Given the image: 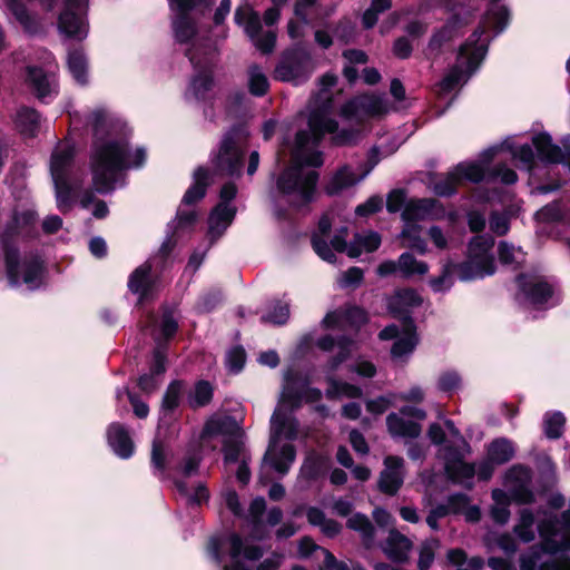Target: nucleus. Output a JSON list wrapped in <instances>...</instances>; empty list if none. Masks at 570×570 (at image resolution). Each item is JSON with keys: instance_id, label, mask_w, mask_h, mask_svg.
Instances as JSON below:
<instances>
[{"instance_id": "f257e3e1", "label": "nucleus", "mask_w": 570, "mask_h": 570, "mask_svg": "<svg viewBox=\"0 0 570 570\" xmlns=\"http://www.w3.org/2000/svg\"><path fill=\"white\" fill-rule=\"evenodd\" d=\"M337 78L326 73L320 79V90L309 102L308 129L296 134L292 150V164L281 173L276 180L278 196L294 208H301L315 198L318 174L315 169L323 165L318 150L322 138L330 134L336 145H350L360 138L356 129L342 128L331 117L334 108L332 89Z\"/></svg>"}, {"instance_id": "f03ea898", "label": "nucleus", "mask_w": 570, "mask_h": 570, "mask_svg": "<svg viewBox=\"0 0 570 570\" xmlns=\"http://www.w3.org/2000/svg\"><path fill=\"white\" fill-rule=\"evenodd\" d=\"M92 130L90 170L97 193L107 194L116 188L122 173L140 168L146 161V150L129 149V130L124 121L106 108L98 107L86 120Z\"/></svg>"}, {"instance_id": "7ed1b4c3", "label": "nucleus", "mask_w": 570, "mask_h": 570, "mask_svg": "<svg viewBox=\"0 0 570 570\" xmlns=\"http://www.w3.org/2000/svg\"><path fill=\"white\" fill-rule=\"evenodd\" d=\"M489 1L491 3L482 17L479 28L461 46L455 66L438 83L436 94L439 96L444 97L462 87L484 59L489 41L509 26L510 11L508 7L500 3L501 0Z\"/></svg>"}, {"instance_id": "20e7f679", "label": "nucleus", "mask_w": 570, "mask_h": 570, "mask_svg": "<svg viewBox=\"0 0 570 570\" xmlns=\"http://www.w3.org/2000/svg\"><path fill=\"white\" fill-rule=\"evenodd\" d=\"M50 174L55 186L57 207L61 212L71 208L75 199H79L82 208L94 205L92 216L105 218L108 206L104 200H97L90 188L82 189L85 171L75 161V148L69 142H60L52 151L50 159Z\"/></svg>"}, {"instance_id": "39448f33", "label": "nucleus", "mask_w": 570, "mask_h": 570, "mask_svg": "<svg viewBox=\"0 0 570 570\" xmlns=\"http://www.w3.org/2000/svg\"><path fill=\"white\" fill-rule=\"evenodd\" d=\"M291 374H284L278 404L271 417V439L264 455V463L284 475L293 464L296 452L291 443L282 444V440L294 441L298 436V422L293 411L302 405V393L295 390Z\"/></svg>"}, {"instance_id": "423d86ee", "label": "nucleus", "mask_w": 570, "mask_h": 570, "mask_svg": "<svg viewBox=\"0 0 570 570\" xmlns=\"http://www.w3.org/2000/svg\"><path fill=\"white\" fill-rule=\"evenodd\" d=\"M171 12L170 22L175 42L186 46L185 53L191 65L206 62L216 56V48L210 39L200 37L199 20L210 9L214 0H167Z\"/></svg>"}, {"instance_id": "0eeeda50", "label": "nucleus", "mask_w": 570, "mask_h": 570, "mask_svg": "<svg viewBox=\"0 0 570 570\" xmlns=\"http://www.w3.org/2000/svg\"><path fill=\"white\" fill-rule=\"evenodd\" d=\"M559 520L546 515L537 525L540 543L531 546L520 554L521 570H570V538L559 535Z\"/></svg>"}, {"instance_id": "6e6552de", "label": "nucleus", "mask_w": 570, "mask_h": 570, "mask_svg": "<svg viewBox=\"0 0 570 570\" xmlns=\"http://www.w3.org/2000/svg\"><path fill=\"white\" fill-rule=\"evenodd\" d=\"M494 239L490 235H478L469 244L468 257L463 263L454 264L446 261L441 274L432 277L429 285L434 293H445L454 284L453 272L456 271L463 282L484 278L495 273V264L491 254Z\"/></svg>"}, {"instance_id": "1a4fd4ad", "label": "nucleus", "mask_w": 570, "mask_h": 570, "mask_svg": "<svg viewBox=\"0 0 570 570\" xmlns=\"http://www.w3.org/2000/svg\"><path fill=\"white\" fill-rule=\"evenodd\" d=\"M332 227L330 214H325L318 222L317 230L312 236V246L315 253L328 263L335 262V253H344L352 258L358 257L362 253L375 252L381 245V236L373 230L355 234L350 245L346 244L347 228L342 227L327 243Z\"/></svg>"}, {"instance_id": "9d476101", "label": "nucleus", "mask_w": 570, "mask_h": 570, "mask_svg": "<svg viewBox=\"0 0 570 570\" xmlns=\"http://www.w3.org/2000/svg\"><path fill=\"white\" fill-rule=\"evenodd\" d=\"M210 181V173L207 168L200 166L194 171V184L186 190L181 206L177 210L175 220L169 224V229L173 234L168 235L160 247V254L167 256L175 246L176 238L188 232L197 219V214L194 209H185L184 206H190L200 200L205 194L206 188Z\"/></svg>"}, {"instance_id": "9b49d317", "label": "nucleus", "mask_w": 570, "mask_h": 570, "mask_svg": "<svg viewBox=\"0 0 570 570\" xmlns=\"http://www.w3.org/2000/svg\"><path fill=\"white\" fill-rule=\"evenodd\" d=\"M400 142H392L389 146H374L368 151L367 163L357 173L351 165H343L337 168L327 179L324 190L328 196H337L361 183L380 163L382 157L395 153Z\"/></svg>"}, {"instance_id": "f8f14e48", "label": "nucleus", "mask_w": 570, "mask_h": 570, "mask_svg": "<svg viewBox=\"0 0 570 570\" xmlns=\"http://www.w3.org/2000/svg\"><path fill=\"white\" fill-rule=\"evenodd\" d=\"M249 134L245 127H234L223 137L218 151L213 153L210 161L223 175L239 176L244 164V155L248 147Z\"/></svg>"}, {"instance_id": "ddd939ff", "label": "nucleus", "mask_w": 570, "mask_h": 570, "mask_svg": "<svg viewBox=\"0 0 570 570\" xmlns=\"http://www.w3.org/2000/svg\"><path fill=\"white\" fill-rule=\"evenodd\" d=\"M208 553L217 563L223 562L225 554L230 557L232 562L229 566H225L224 570H249L240 563L239 557L243 556L249 561H255L263 557L264 551L259 546L243 540L236 533H230L212 538L208 543Z\"/></svg>"}, {"instance_id": "4468645a", "label": "nucleus", "mask_w": 570, "mask_h": 570, "mask_svg": "<svg viewBox=\"0 0 570 570\" xmlns=\"http://www.w3.org/2000/svg\"><path fill=\"white\" fill-rule=\"evenodd\" d=\"M6 269L12 286L24 284L29 289L38 288L41 284L42 264L35 256L20 258L17 249L3 243Z\"/></svg>"}, {"instance_id": "2eb2a0df", "label": "nucleus", "mask_w": 570, "mask_h": 570, "mask_svg": "<svg viewBox=\"0 0 570 570\" xmlns=\"http://www.w3.org/2000/svg\"><path fill=\"white\" fill-rule=\"evenodd\" d=\"M313 70L311 55L302 48H293L282 55L274 70V77L279 81L299 85L311 77Z\"/></svg>"}, {"instance_id": "dca6fc26", "label": "nucleus", "mask_w": 570, "mask_h": 570, "mask_svg": "<svg viewBox=\"0 0 570 570\" xmlns=\"http://www.w3.org/2000/svg\"><path fill=\"white\" fill-rule=\"evenodd\" d=\"M518 283L523 302L533 308H550L560 301L554 284L544 277L520 275Z\"/></svg>"}, {"instance_id": "f3484780", "label": "nucleus", "mask_w": 570, "mask_h": 570, "mask_svg": "<svg viewBox=\"0 0 570 570\" xmlns=\"http://www.w3.org/2000/svg\"><path fill=\"white\" fill-rule=\"evenodd\" d=\"M485 168L479 163H461L444 176L434 177L429 188L440 197H449L455 194L458 186L463 180L479 183L484 177Z\"/></svg>"}, {"instance_id": "a211bd4d", "label": "nucleus", "mask_w": 570, "mask_h": 570, "mask_svg": "<svg viewBox=\"0 0 570 570\" xmlns=\"http://www.w3.org/2000/svg\"><path fill=\"white\" fill-rule=\"evenodd\" d=\"M58 28L66 37L81 41L88 36L87 11L89 0H61Z\"/></svg>"}, {"instance_id": "6ab92c4d", "label": "nucleus", "mask_w": 570, "mask_h": 570, "mask_svg": "<svg viewBox=\"0 0 570 570\" xmlns=\"http://www.w3.org/2000/svg\"><path fill=\"white\" fill-rule=\"evenodd\" d=\"M234 21L236 24L243 27L247 37L261 52L269 53L274 50L276 33L273 30H268L261 35V17L250 6H239L235 11Z\"/></svg>"}, {"instance_id": "aec40b11", "label": "nucleus", "mask_w": 570, "mask_h": 570, "mask_svg": "<svg viewBox=\"0 0 570 570\" xmlns=\"http://www.w3.org/2000/svg\"><path fill=\"white\" fill-rule=\"evenodd\" d=\"M409 417L423 421L426 412L420 407L405 405L399 412L390 413L386 416V428L393 439L413 440L421 435V424Z\"/></svg>"}, {"instance_id": "412c9836", "label": "nucleus", "mask_w": 570, "mask_h": 570, "mask_svg": "<svg viewBox=\"0 0 570 570\" xmlns=\"http://www.w3.org/2000/svg\"><path fill=\"white\" fill-rule=\"evenodd\" d=\"M392 109L386 95H363L347 101L341 108V116L350 121H361L365 117H381Z\"/></svg>"}, {"instance_id": "4be33fe9", "label": "nucleus", "mask_w": 570, "mask_h": 570, "mask_svg": "<svg viewBox=\"0 0 570 570\" xmlns=\"http://www.w3.org/2000/svg\"><path fill=\"white\" fill-rule=\"evenodd\" d=\"M236 215V208L232 204H218L208 217L207 237L209 244L203 252L195 250L188 262V266L196 271L204 261L208 248L217 242L230 226Z\"/></svg>"}, {"instance_id": "5701e85b", "label": "nucleus", "mask_w": 570, "mask_h": 570, "mask_svg": "<svg viewBox=\"0 0 570 570\" xmlns=\"http://www.w3.org/2000/svg\"><path fill=\"white\" fill-rule=\"evenodd\" d=\"M381 340L396 338L391 355L394 360L407 358L417 345L419 338L415 331V324L413 320H405L402 323V331L397 325H389L383 328L379 334Z\"/></svg>"}, {"instance_id": "b1692460", "label": "nucleus", "mask_w": 570, "mask_h": 570, "mask_svg": "<svg viewBox=\"0 0 570 570\" xmlns=\"http://www.w3.org/2000/svg\"><path fill=\"white\" fill-rule=\"evenodd\" d=\"M455 220L454 213H446L443 204L434 198L410 199L403 212L402 219L416 224L419 220Z\"/></svg>"}, {"instance_id": "393cba45", "label": "nucleus", "mask_w": 570, "mask_h": 570, "mask_svg": "<svg viewBox=\"0 0 570 570\" xmlns=\"http://www.w3.org/2000/svg\"><path fill=\"white\" fill-rule=\"evenodd\" d=\"M532 471L530 468L515 464L504 474V487L507 491L519 504H529L534 501V494L531 490Z\"/></svg>"}, {"instance_id": "a878e982", "label": "nucleus", "mask_w": 570, "mask_h": 570, "mask_svg": "<svg viewBox=\"0 0 570 570\" xmlns=\"http://www.w3.org/2000/svg\"><path fill=\"white\" fill-rule=\"evenodd\" d=\"M199 463L200 456L198 454L188 455L179 469L181 476L175 479L177 490L186 495L191 503L196 504L207 501L209 492L204 483L189 484L184 479L195 475L198 472Z\"/></svg>"}, {"instance_id": "bb28decb", "label": "nucleus", "mask_w": 570, "mask_h": 570, "mask_svg": "<svg viewBox=\"0 0 570 570\" xmlns=\"http://www.w3.org/2000/svg\"><path fill=\"white\" fill-rule=\"evenodd\" d=\"M532 144L535 147L538 158L546 164H561L564 160H570L569 135L562 138V147L554 144L547 131L533 135Z\"/></svg>"}, {"instance_id": "cd10ccee", "label": "nucleus", "mask_w": 570, "mask_h": 570, "mask_svg": "<svg viewBox=\"0 0 570 570\" xmlns=\"http://www.w3.org/2000/svg\"><path fill=\"white\" fill-rule=\"evenodd\" d=\"M440 455L444 460V468L448 475L459 483H468L475 475V466L462 461L459 450L449 444L440 449Z\"/></svg>"}, {"instance_id": "c85d7f7f", "label": "nucleus", "mask_w": 570, "mask_h": 570, "mask_svg": "<svg viewBox=\"0 0 570 570\" xmlns=\"http://www.w3.org/2000/svg\"><path fill=\"white\" fill-rule=\"evenodd\" d=\"M198 59L200 62L193 65L197 70V75L193 77L185 94L187 100H205L213 86L212 67L214 65L215 57H212L208 62H206L205 57H199Z\"/></svg>"}, {"instance_id": "c756f323", "label": "nucleus", "mask_w": 570, "mask_h": 570, "mask_svg": "<svg viewBox=\"0 0 570 570\" xmlns=\"http://www.w3.org/2000/svg\"><path fill=\"white\" fill-rule=\"evenodd\" d=\"M384 466L380 475L379 487L382 492L393 495L404 481V460L400 456L389 455L384 460Z\"/></svg>"}, {"instance_id": "7c9ffc66", "label": "nucleus", "mask_w": 570, "mask_h": 570, "mask_svg": "<svg viewBox=\"0 0 570 570\" xmlns=\"http://www.w3.org/2000/svg\"><path fill=\"white\" fill-rule=\"evenodd\" d=\"M243 433L237 421L228 415L210 417L202 433L203 442H208L214 438H222L223 443L239 436Z\"/></svg>"}, {"instance_id": "2f4dec72", "label": "nucleus", "mask_w": 570, "mask_h": 570, "mask_svg": "<svg viewBox=\"0 0 570 570\" xmlns=\"http://www.w3.org/2000/svg\"><path fill=\"white\" fill-rule=\"evenodd\" d=\"M150 271L151 264L146 262L141 266L137 267L129 277V289L139 296V304H142L154 295L156 284L151 277Z\"/></svg>"}, {"instance_id": "473e14b6", "label": "nucleus", "mask_w": 570, "mask_h": 570, "mask_svg": "<svg viewBox=\"0 0 570 570\" xmlns=\"http://www.w3.org/2000/svg\"><path fill=\"white\" fill-rule=\"evenodd\" d=\"M422 303V298L420 294L412 288H404L395 292L393 296L390 297L387 306L390 312L395 316L402 320V323L405 320H412L410 314V309L416 306H420Z\"/></svg>"}, {"instance_id": "72a5a7b5", "label": "nucleus", "mask_w": 570, "mask_h": 570, "mask_svg": "<svg viewBox=\"0 0 570 570\" xmlns=\"http://www.w3.org/2000/svg\"><path fill=\"white\" fill-rule=\"evenodd\" d=\"M28 81L40 100L47 101L57 94V79L51 71L29 67Z\"/></svg>"}, {"instance_id": "f704fd0d", "label": "nucleus", "mask_w": 570, "mask_h": 570, "mask_svg": "<svg viewBox=\"0 0 570 570\" xmlns=\"http://www.w3.org/2000/svg\"><path fill=\"white\" fill-rule=\"evenodd\" d=\"M366 322V313L357 306H350L344 309H336L327 313L323 320L325 327H358Z\"/></svg>"}, {"instance_id": "c9c22d12", "label": "nucleus", "mask_w": 570, "mask_h": 570, "mask_svg": "<svg viewBox=\"0 0 570 570\" xmlns=\"http://www.w3.org/2000/svg\"><path fill=\"white\" fill-rule=\"evenodd\" d=\"M316 345L326 352L332 351L335 346H337V354L330 360L327 365L330 372L336 371L337 367L350 357L352 351L355 347V343L352 340L342 336L335 341L331 335H325L318 338Z\"/></svg>"}, {"instance_id": "e433bc0d", "label": "nucleus", "mask_w": 570, "mask_h": 570, "mask_svg": "<svg viewBox=\"0 0 570 570\" xmlns=\"http://www.w3.org/2000/svg\"><path fill=\"white\" fill-rule=\"evenodd\" d=\"M166 372V352L160 344L154 352V360L148 374H144L138 380V386L146 393L157 390L161 383L160 376Z\"/></svg>"}, {"instance_id": "4c0bfd02", "label": "nucleus", "mask_w": 570, "mask_h": 570, "mask_svg": "<svg viewBox=\"0 0 570 570\" xmlns=\"http://www.w3.org/2000/svg\"><path fill=\"white\" fill-rule=\"evenodd\" d=\"M508 150L513 159L518 160L522 168L532 173L535 165V154L532 147L528 144L515 146L512 139H507L500 147H493L485 151V155L493 157L499 150Z\"/></svg>"}, {"instance_id": "58836bf2", "label": "nucleus", "mask_w": 570, "mask_h": 570, "mask_svg": "<svg viewBox=\"0 0 570 570\" xmlns=\"http://www.w3.org/2000/svg\"><path fill=\"white\" fill-rule=\"evenodd\" d=\"M107 439L110 448L121 459H128L134 453V442L127 429L119 424L112 423L107 431Z\"/></svg>"}, {"instance_id": "ea45409f", "label": "nucleus", "mask_w": 570, "mask_h": 570, "mask_svg": "<svg viewBox=\"0 0 570 570\" xmlns=\"http://www.w3.org/2000/svg\"><path fill=\"white\" fill-rule=\"evenodd\" d=\"M412 548L411 541L400 532L391 530L383 547V551L394 562L403 563L409 559Z\"/></svg>"}, {"instance_id": "a19ab883", "label": "nucleus", "mask_w": 570, "mask_h": 570, "mask_svg": "<svg viewBox=\"0 0 570 570\" xmlns=\"http://www.w3.org/2000/svg\"><path fill=\"white\" fill-rule=\"evenodd\" d=\"M68 69L73 80L85 86L88 83V59L82 49H73L68 52Z\"/></svg>"}, {"instance_id": "79ce46f5", "label": "nucleus", "mask_w": 570, "mask_h": 570, "mask_svg": "<svg viewBox=\"0 0 570 570\" xmlns=\"http://www.w3.org/2000/svg\"><path fill=\"white\" fill-rule=\"evenodd\" d=\"M535 517L531 509L519 511V518L513 527V533L523 543H530L535 539Z\"/></svg>"}, {"instance_id": "37998d69", "label": "nucleus", "mask_w": 570, "mask_h": 570, "mask_svg": "<svg viewBox=\"0 0 570 570\" xmlns=\"http://www.w3.org/2000/svg\"><path fill=\"white\" fill-rule=\"evenodd\" d=\"M514 454L515 445L507 438H498L488 446V459L499 465L509 462Z\"/></svg>"}, {"instance_id": "c03bdc74", "label": "nucleus", "mask_w": 570, "mask_h": 570, "mask_svg": "<svg viewBox=\"0 0 570 570\" xmlns=\"http://www.w3.org/2000/svg\"><path fill=\"white\" fill-rule=\"evenodd\" d=\"M492 499L494 504L491 508V518L498 524H505L510 519V503L512 498H510L509 493L502 489H494L492 491Z\"/></svg>"}, {"instance_id": "a18cd8bd", "label": "nucleus", "mask_w": 570, "mask_h": 570, "mask_svg": "<svg viewBox=\"0 0 570 570\" xmlns=\"http://www.w3.org/2000/svg\"><path fill=\"white\" fill-rule=\"evenodd\" d=\"M14 122L22 135L32 137L39 129L40 116L35 109L21 107L16 114Z\"/></svg>"}, {"instance_id": "49530a36", "label": "nucleus", "mask_w": 570, "mask_h": 570, "mask_svg": "<svg viewBox=\"0 0 570 570\" xmlns=\"http://www.w3.org/2000/svg\"><path fill=\"white\" fill-rule=\"evenodd\" d=\"M421 226L411 222H404L400 237L406 240L405 246L421 255L429 252L425 239L421 236Z\"/></svg>"}, {"instance_id": "de8ad7c7", "label": "nucleus", "mask_w": 570, "mask_h": 570, "mask_svg": "<svg viewBox=\"0 0 570 570\" xmlns=\"http://www.w3.org/2000/svg\"><path fill=\"white\" fill-rule=\"evenodd\" d=\"M327 384L328 387L325 392V395L328 400L341 397L357 399L362 396L361 387L347 382L336 380L333 376L327 377Z\"/></svg>"}, {"instance_id": "09e8293b", "label": "nucleus", "mask_w": 570, "mask_h": 570, "mask_svg": "<svg viewBox=\"0 0 570 570\" xmlns=\"http://www.w3.org/2000/svg\"><path fill=\"white\" fill-rule=\"evenodd\" d=\"M498 255L501 264L513 269L520 267L525 262V253L521 247H517L508 242H500L498 245Z\"/></svg>"}, {"instance_id": "8fccbe9b", "label": "nucleus", "mask_w": 570, "mask_h": 570, "mask_svg": "<svg viewBox=\"0 0 570 570\" xmlns=\"http://www.w3.org/2000/svg\"><path fill=\"white\" fill-rule=\"evenodd\" d=\"M429 272V265L416 259L411 253L405 252L399 257V273L404 278H410L414 275H425Z\"/></svg>"}, {"instance_id": "3c124183", "label": "nucleus", "mask_w": 570, "mask_h": 570, "mask_svg": "<svg viewBox=\"0 0 570 570\" xmlns=\"http://www.w3.org/2000/svg\"><path fill=\"white\" fill-rule=\"evenodd\" d=\"M247 75L249 92L257 97L266 95L269 89V81L262 67L258 65L249 66Z\"/></svg>"}, {"instance_id": "603ef678", "label": "nucleus", "mask_w": 570, "mask_h": 570, "mask_svg": "<svg viewBox=\"0 0 570 570\" xmlns=\"http://www.w3.org/2000/svg\"><path fill=\"white\" fill-rule=\"evenodd\" d=\"M6 9L13 14L20 24L29 32L33 31L36 23L26 6L20 0H3Z\"/></svg>"}, {"instance_id": "864d4df0", "label": "nucleus", "mask_w": 570, "mask_h": 570, "mask_svg": "<svg viewBox=\"0 0 570 570\" xmlns=\"http://www.w3.org/2000/svg\"><path fill=\"white\" fill-rule=\"evenodd\" d=\"M183 392L184 383L181 381H173L168 385L161 403L163 416L178 407Z\"/></svg>"}, {"instance_id": "5fc2aeb1", "label": "nucleus", "mask_w": 570, "mask_h": 570, "mask_svg": "<svg viewBox=\"0 0 570 570\" xmlns=\"http://www.w3.org/2000/svg\"><path fill=\"white\" fill-rule=\"evenodd\" d=\"M288 317L289 304L285 301H276L262 315V321L274 325H283L287 322Z\"/></svg>"}, {"instance_id": "6e6d98bb", "label": "nucleus", "mask_w": 570, "mask_h": 570, "mask_svg": "<svg viewBox=\"0 0 570 570\" xmlns=\"http://www.w3.org/2000/svg\"><path fill=\"white\" fill-rule=\"evenodd\" d=\"M213 397V386L206 381H199L188 394V403L191 407L207 405Z\"/></svg>"}, {"instance_id": "4d7b16f0", "label": "nucleus", "mask_w": 570, "mask_h": 570, "mask_svg": "<svg viewBox=\"0 0 570 570\" xmlns=\"http://www.w3.org/2000/svg\"><path fill=\"white\" fill-rule=\"evenodd\" d=\"M284 374H291L293 377V382L295 390L302 393V403L303 402H316L322 399V392L318 389L309 387L308 381L299 375L298 372L288 370Z\"/></svg>"}, {"instance_id": "13d9d810", "label": "nucleus", "mask_w": 570, "mask_h": 570, "mask_svg": "<svg viewBox=\"0 0 570 570\" xmlns=\"http://www.w3.org/2000/svg\"><path fill=\"white\" fill-rule=\"evenodd\" d=\"M566 417L561 412H548L543 419L544 434L549 439H559L563 433Z\"/></svg>"}, {"instance_id": "bf43d9fd", "label": "nucleus", "mask_w": 570, "mask_h": 570, "mask_svg": "<svg viewBox=\"0 0 570 570\" xmlns=\"http://www.w3.org/2000/svg\"><path fill=\"white\" fill-rule=\"evenodd\" d=\"M265 508L266 502L263 498L254 499L249 505L248 519L253 525V537L258 540H262L265 535L261 530V518Z\"/></svg>"}, {"instance_id": "052dcab7", "label": "nucleus", "mask_w": 570, "mask_h": 570, "mask_svg": "<svg viewBox=\"0 0 570 570\" xmlns=\"http://www.w3.org/2000/svg\"><path fill=\"white\" fill-rule=\"evenodd\" d=\"M397 402V394L395 392H391L384 395H380L375 399L367 400L366 411L374 415L383 414L391 406L395 405Z\"/></svg>"}, {"instance_id": "680f3d73", "label": "nucleus", "mask_w": 570, "mask_h": 570, "mask_svg": "<svg viewBox=\"0 0 570 570\" xmlns=\"http://www.w3.org/2000/svg\"><path fill=\"white\" fill-rule=\"evenodd\" d=\"M458 24L459 20L456 18L449 20L442 29L432 36L429 48L431 50H438L444 42L450 41L454 37Z\"/></svg>"}, {"instance_id": "e2e57ef3", "label": "nucleus", "mask_w": 570, "mask_h": 570, "mask_svg": "<svg viewBox=\"0 0 570 570\" xmlns=\"http://www.w3.org/2000/svg\"><path fill=\"white\" fill-rule=\"evenodd\" d=\"M223 451L225 455V462L242 461L243 458H247L244 450L243 433L232 440L223 443Z\"/></svg>"}, {"instance_id": "0e129e2a", "label": "nucleus", "mask_w": 570, "mask_h": 570, "mask_svg": "<svg viewBox=\"0 0 570 570\" xmlns=\"http://www.w3.org/2000/svg\"><path fill=\"white\" fill-rule=\"evenodd\" d=\"M391 0H372L370 8L364 12L362 22L370 29L377 22L379 14L391 8Z\"/></svg>"}, {"instance_id": "69168bd1", "label": "nucleus", "mask_w": 570, "mask_h": 570, "mask_svg": "<svg viewBox=\"0 0 570 570\" xmlns=\"http://www.w3.org/2000/svg\"><path fill=\"white\" fill-rule=\"evenodd\" d=\"M151 464L154 468V473L157 476L161 478L165 475L167 466V450L157 440H155L153 443Z\"/></svg>"}, {"instance_id": "338daca9", "label": "nucleus", "mask_w": 570, "mask_h": 570, "mask_svg": "<svg viewBox=\"0 0 570 570\" xmlns=\"http://www.w3.org/2000/svg\"><path fill=\"white\" fill-rule=\"evenodd\" d=\"M323 464L324 461L322 456L316 453H309L301 468V476L306 480L316 479L323 468Z\"/></svg>"}, {"instance_id": "774afa93", "label": "nucleus", "mask_w": 570, "mask_h": 570, "mask_svg": "<svg viewBox=\"0 0 570 570\" xmlns=\"http://www.w3.org/2000/svg\"><path fill=\"white\" fill-rule=\"evenodd\" d=\"M347 527L355 531H358L362 534V537L364 538V540H371L373 538V532H374L373 525H372L371 521L368 520V518L364 514H361V513L353 514L347 520Z\"/></svg>"}]
</instances>
